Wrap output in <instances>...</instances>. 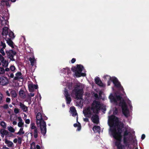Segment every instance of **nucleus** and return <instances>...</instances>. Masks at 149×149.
<instances>
[{"label": "nucleus", "mask_w": 149, "mask_h": 149, "mask_svg": "<svg viewBox=\"0 0 149 149\" xmlns=\"http://www.w3.org/2000/svg\"><path fill=\"white\" fill-rule=\"evenodd\" d=\"M108 123L109 125L111 127L110 131L113 137L116 140L115 144L117 149H125V146L121 144L122 129L124 127V124L119 121L118 118L113 115L109 116Z\"/></svg>", "instance_id": "obj_1"}, {"label": "nucleus", "mask_w": 149, "mask_h": 149, "mask_svg": "<svg viewBox=\"0 0 149 149\" xmlns=\"http://www.w3.org/2000/svg\"><path fill=\"white\" fill-rule=\"evenodd\" d=\"M109 98L112 102L117 103V101H120L118 103V105L121 107L123 114L126 117H128L129 110L127 108L126 102L124 100L121 101L122 97L120 95H116V97L113 96L112 94L109 96Z\"/></svg>", "instance_id": "obj_2"}, {"label": "nucleus", "mask_w": 149, "mask_h": 149, "mask_svg": "<svg viewBox=\"0 0 149 149\" xmlns=\"http://www.w3.org/2000/svg\"><path fill=\"white\" fill-rule=\"evenodd\" d=\"M36 123L39 125L40 127L41 132L42 134L45 136L46 133V124L45 122L43 119L41 113L38 112L36 116Z\"/></svg>", "instance_id": "obj_3"}, {"label": "nucleus", "mask_w": 149, "mask_h": 149, "mask_svg": "<svg viewBox=\"0 0 149 149\" xmlns=\"http://www.w3.org/2000/svg\"><path fill=\"white\" fill-rule=\"evenodd\" d=\"M72 93L74 94L76 98L77 99H82L84 93L83 90L82 88H80V85H75L74 86V88L72 91Z\"/></svg>", "instance_id": "obj_4"}, {"label": "nucleus", "mask_w": 149, "mask_h": 149, "mask_svg": "<svg viewBox=\"0 0 149 149\" xmlns=\"http://www.w3.org/2000/svg\"><path fill=\"white\" fill-rule=\"evenodd\" d=\"M101 107L100 102L95 100L92 103L91 108L94 113L98 114L101 109Z\"/></svg>", "instance_id": "obj_5"}, {"label": "nucleus", "mask_w": 149, "mask_h": 149, "mask_svg": "<svg viewBox=\"0 0 149 149\" xmlns=\"http://www.w3.org/2000/svg\"><path fill=\"white\" fill-rule=\"evenodd\" d=\"M130 133V132L126 129H125L123 133V141L124 144L125 146H129V145L128 141H129L130 138L127 136L129 135Z\"/></svg>", "instance_id": "obj_6"}, {"label": "nucleus", "mask_w": 149, "mask_h": 149, "mask_svg": "<svg viewBox=\"0 0 149 149\" xmlns=\"http://www.w3.org/2000/svg\"><path fill=\"white\" fill-rule=\"evenodd\" d=\"M83 68V66L81 65L77 64V71L75 72V74L76 77H80L81 76H84L86 75L85 73H81Z\"/></svg>", "instance_id": "obj_7"}, {"label": "nucleus", "mask_w": 149, "mask_h": 149, "mask_svg": "<svg viewBox=\"0 0 149 149\" xmlns=\"http://www.w3.org/2000/svg\"><path fill=\"white\" fill-rule=\"evenodd\" d=\"M113 80V83L115 86L117 88H118L119 90L123 93H124L125 92L123 87L121 85L119 81L116 78H114Z\"/></svg>", "instance_id": "obj_8"}, {"label": "nucleus", "mask_w": 149, "mask_h": 149, "mask_svg": "<svg viewBox=\"0 0 149 149\" xmlns=\"http://www.w3.org/2000/svg\"><path fill=\"white\" fill-rule=\"evenodd\" d=\"M31 129L33 130V134L34 137L35 139L37 138L38 136L39 132L37 127L35 126V123H32L31 124Z\"/></svg>", "instance_id": "obj_9"}, {"label": "nucleus", "mask_w": 149, "mask_h": 149, "mask_svg": "<svg viewBox=\"0 0 149 149\" xmlns=\"http://www.w3.org/2000/svg\"><path fill=\"white\" fill-rule=\"evenodd\" d=\"M8 57L10 58V60L12 61L15 60L14 58V56L15 55L16 53L15 51H13L12 50H9L8 51L6 52Z\"/></svg>", "instance_id": "obj_10"}, {"label": "nucleus", "mask_w": 149, "mask_h": 149, "mask_svg": "<svg viewBox=\"0 0 149 149\" xmlns=\"http://www.w3.org/2000/svg\"><path fill=\"white\" fill-rule=\"evenodd\" d=\"M91 108L88 107L83 110V113L86 117L90 118L92 115V113L91 111Z\"/></svg>", "instance_id": "obj_11"}, {"label": "nucleus", "mask_w": 149, "mask_h": 149, "mask_svg": "<svg viewBox=\"0 0 149 149\" xmlns=\"http://www.w3.org/2000/svg\"><path fill=\"white\" fill-rule=\"evenodd\" d=\"M64 94L65 97L66 103L67 104H70L71 102V99L70 95L69 94L68 90L66 88H65Z\"/></svg>", "instance_id": "obj_12"}, {"label": "nucleus", "mask_w": 149, "mask_h": 149, "mask_svg": "<svg viewBox=\"0 0 149 149\" xmlns=\"http://www.w3.org/2000/svg\"><path fill=\"white\" fill-rule=\"evenodd\" d=\"M1 134V136L3 137L4 135H5L6 137H11L13 134L10 132H9L7 130L4 129H1L0 130Z\"/></svg>", "instance_id": "obj_13"}, {"label": "nucleus", "mask_w": 149, "mask_h": 149, "mask_svg": "<svg viewBox=\"0 0 149 149\" xmlns=\"http://www.w3.org/2000/svg\"><path fill=\"white\" fill-rule=\"evenodd\" d=\"M26 90L25 88L23 86L22 87L19 91V96L21 97L24 99L26 97Z\"/></svg>", "instance_id": "obj_14"}, {"label": "nucleus", "mask_w": 149, "mask_h": 149, "mask_svg": "<svg viewBox=\"0 0 149 149\" xmlns=\"http://www.w3.org/2000/svg\"><path fill=\"white\" fill-rule=\"evenodd\" d=\"M8 83V80L6 77H0V84L4 86Z\"/></svg>", "instance_id": "obj_15"}, {"label": "nucleus", "mask_w": 149, "mask_h": 149, "mask_svg": "<svg viewBox=\"0 0 149 149\" xmlns=\"http://www.w3.org/2000/svg\"><path fill=\"white\" fill-rule=\"evenodd\" d=\"M28 88L29 91L32 92L34 91V89H37L38 87L37 84H34L32 83L29 84Z\"/></svg>", "instance_id": "obj_16"}, {"label": "nucleus", "mask_w": 149, "mask_h": 149, "mask_svg": "<svg viewBox=\"0 0 149 149\" xmlns=\"http://www.w3.org/2000/svg\"><path fill=\"white\" fill-rule=\"evenodd\" d=\"M92 121L94 123L98 124L99 122V118L97 114H95L92 116L91 118Z\"/></svg>", "instance_id": "obj_17"}, {"label": "nucleus", "mask_w": 149, "mask_h": 149, "mask_svg": "<svg viewBox=\"0 0 149 149\" xmlns=\"http://www.w3.org/2000/svg\"><path fill=\"white\" fill-rule=\"evenodd\" d=\"M95 83L98 86L101 87H104V85L99 77H97L95 79Z\"/></svg>", "instance_id": "obj_18"}, {"label": "nucleus", "mask_w": 149, "mask_h": 149, "mask_svg": "<svg viewBox=\"0 0 149 149\" xmlns=\"http://www.w3.org/2000/svg\"><path fill=\"white\" fill-rule=\"evenodd\" d=\"M70 110L71 111L72 116H74L76 115H77V113L76 110L75 108L74 107H71L70 108Z\"/></svg>", "instance_id": "obj_19"}, {"label": "nucleus", "mask_w": 149, "mask_h": 149, "mask_svg": "<svg viewBox=\"0 0 149 149\" xmlns=\"http://www.w3.org/2000/svg\"><path fill=\"white\" fill-rule=\"evenodd\" d=\"M19 106L23 111L26 112L28 111V107L22 103L19 102Z\"/></svg>", "instance_id": "obj_20"}, {"label": "nucleus", "mask_w": 149, "mask_h": 149, "mask_svg": "<svg viewBox=\"0 0 149 149\" xmlns=\"http://www.w3.org/2000/svg\"><path fill=\"white\" fill-rule=\"evenodd\" d=\"M23 77L21 73L19 72V87L22 85L23 81Z\"/></svg>", "instance_id": "obj_21"}, {"label": "nucleus", "mask_w": 149, "mask_h": 149, "mask_svg": "<svg viewBox=\"0 0 149 149\" xmlns=\"http://www.w3.org/2000/svg\"><path fill=\"white\" fill-rule=\"evenodd\" d=\"M29 60L30 61L31 65L33 66L36 63V60L35 58L33 56V57H30L29 58Z\"/></svg>", "instance_id": "obj_22"}, {"label": "nucleus", "mask_w": 149, "mask_h": 149, "mask_svg": "<svg viewBox=\"0 0 149 149\" xmlns=\"http://www.w3.org/2000/svg\"><path fill=\"white\" fill-rule=\"evenodd\" d=\"M6 40L8 45L12 48H13L14 47L13 43L11 39L9 38H7V39H6Z\"/></svg>", "instance_id": "obj_23"}, {"label": "nucleus", "mask_w": 149, "mask_h": 149, "mask_svg": "<svg viewBox=\"0 0 149 149\" xmlns=\"http://www.w3.org/2000/svg\"><path fill=\"white\" fill-rule=\"evenodd\" d=\"M93 130L95 132H99L100 130V127L98 126H95L93 127Z\"/></svg>", "instance_id": "obj_24"}, {"label": "nucleus", "mask_w": 149, "mask_h": 149, "mask_svg": "<svg viewBox=\"0 0 149 149\" xmlns=\"http://www.w3.org/2000/svg\"><path fill=\"white\" fill-rule=\"evenodd\" d=\"M8 28L6 27H5L3 28V31L2 33L3 36H6L7 34L8 33Z\"/></svg>", "instance_id": "obj_25"}, {"label": "nucleus", "mask_w": 149, "mask_h": 149, "mask_svg": "<svg viewBox=\"0 0 149 149\" xmlns=\"http://www.w3.org/2000/svg\"><path fill=\"white\" fill-rule=\"evenodd\" d=\"M116 78L115 77H111L109 75H106L104 76V79H108L109 80H111V81L113 82V80L114 79L113 78Z\"/></svg>", "instance_id": "obj_26"}, {"label": "nucleus", "mask_w": 149, "mask_h": 149, "mask_svg": "<svg viewBox=\"0 0 149 149\" xmlns=\"http://www.w3.org/2000/svg\"><path fill=\"white\" fill-rule=\"evenodd\" d=\"M24 123L20 117H19V127H24Z\"/></svg>", "instance_id": "obj_27"}, {"label": "nucleus", "mask_w": 149, "mask_h": 149, "mask_svg": "<svg viewBox=\"0 0 149 149\" xmlns=\"http://www.w3.org/2000/svg\"><path fill=\"white\" fill-rule=\"evenodd\" d=\"M1 62L2 63V65L3 67H7L8 64V61L4 59Z\"/></svg>", "instance_id": "obj_28"}, {"label": "nucleus", "mask_w": 149, "mask_h": 149, "mask_svg": "<svg viewBox=\"0 0 149 149\" xmlns=\"http://www.w3.org/2000/svg\"><path fill=\"white\" fill-rule=\"evenodd\" d=\"M5 143L8 144V146L9 147H11L13 144L12 142L6 139L5 140Z\"/></svg>", "instance_id": "obj_29"}, {"label": "nucleus", "mask_w": 149, "mask_h": 149, "mask_svg": "<svg viewBox=\"0 0 149 149\" xmlns=\"http://www.w3.org/2000/svg\"><path fill=\"white\" fill-rule=\"evenodd\" d=\"M16 77H15L13 81V82L15 83L16 82V81L19 78V72H17L16 74Z\"/></svg>", "instance_id": "obj_30"}, {"label": "nucleus", "mask_w": 149, "mask_h": 149, "mask_svg": "<svg viewBox=\"0 0 149 149\" xmlns=\"http://www.w3.org/2000/svg\"><path fill=\"white\" fill-rule=\"evenodd\" d=\"M4 3H5V4L7 6H10V5L9 4V3L8 2H7V1H5L4 0H2L1 1V3L2 5H4L5 4Z\"/></svg>", "instance_id": "obj_31"}, {"label": "nucleus", "mask_w": 149, "mask_h": 149, "mask_svg": "<svg viewBox=\"0 0 149 149\" xmlns=\"http://www.w3.org/2000/svg\"><path fill=\"white\" fill-rule=\"evenodd\" d=\"M8 129L11 132H14L15 131V129L11 126H10L8 127Z\"/></svg>", "instance_id": "obj_32"}, {"label": "nucleus", "mask_w": 149, "mask_h": 149, "mask_svg": "<svg viewBox=\"0 0 149 149\" xmlns=\"http://www.w3.org/2000/svg\"><path fill=\"white\" fill-rule=\"evenodd\" d=\"M31 149H36L35 143L33 142L31 144Z\"/></svg>", "instance_id": "obj_33"}, {"label": "nucleus", "mask_w": 149, "mask_h": 149, "mask_svg": "<svg viewBox=\"0 0 149 149\" xmlns=\"http://www.w3.org/2000/svg\"><path fill=\"white\" fill-rule=\"evenodd\" d=\"M24 133V131L23 130V128L21 127L19 130V136L23 135Z\"/></svg>", "instance_id": "obj_34"}, {"label": "nucleus", "mask_w": 149, "mask_h": 149, "mask_svg": "<svg viewBox=\"0 0 149 149\" xmlns=\"http://www.w3.org/2000/svg\"><path fill=\"white\" fill-rule=\"evenodd\" d=\"M11 95L13 97H15L17 96V94L14 91H12L11 92Z\"/></svg>", "instance_id": "obj_35"}, {"label": "nucleus", "mask_w": 149, "mask_h": 149, "mask_svg": "<svg viewBox=\"0 0 149 149\" xmlns=\"http://www.w3.org/2000/svg\"><path fill=\"white\" fill-rule=\"evenodd\" d=\"M8 35L10 37H14L15 36H14V34L12 31L9 32Z\"/></svg>", "instance_id": "obj_36"}, {"label": "nucleus", "mask_w": 149, "mask_h": 149, "mask_svg": "<svg viewBox=\"0 0 149 149\" xmlns=\"http://www.w3.org/2000/svg\"><path fill=\"white\" fill-rule=\"evenodd\" d=\"M5 72V70L2 68H0V74H3Z\"/></svg>", "instance_id": "obj_37"}, {"label": "nucleus", "mask_w": 149, "mask_h": 149, "mask_svg": "<svg viewBox=\"0 0 149 149\" xmlns=\"http://www.w3.org/2000/svg\"><path fill=\"white\" fill-rule=\"evenodd\" d=\"M63 69L66 70H67V72L68 74L70 73H71V71L70 68H68V67H66L65 68H63Z\"/></svg>", "instance_id": "obj_38"}, {"label": "nucleus", "mask_w": 149, "mask_h": 149, "mask_svg": "<svg viewBox=\"0 0 149 149\" xmlns=\"http://www.w3.org/2000/svg\"><path fill=\"white\" fill-rule=\"evenodd\" d=\"M1 125L4 128L6 127V124L3 121H2L1 123Z\"/></svg>", "instance_id": "obj_39"}, {"label": "nucleus", "mask_w": 149, "mask_h": 149, "mask_svg": "<svg viewBox=\"0 0 149 149\" xmlns=\"http://www.w3.org/2000/svg\"><path fill=\"white\" fill-rule=\"evenodd\" d=\"M77 127H77V130L78 131H80L81 129V124H80V123H78V125Z\"/></svg>", "instance_id": "obj_40"}, {"label": "nucleus", "mask_w": 149, "mask_h": 149, "mask_svg": "<svg viewBox=\"0 0 149 149\" xmlns=\"http://www.w3.org/2000/svg\"><path fill=\"white\" fill-rule=\"evenodd\" d=\"M118 113V109L117 108H115V110L113 111V114L114 115H116Z\"/></svg>", "instance_id": "obj_41"}, {"label": "nucleus", "mask_w": 149, "mask_h": 149, "mask_svg": "<svg viewBox=\"0 0 149 149\" xmlns=\"http://www.w3.org/2000/svg\"><path fill=\"white\" fill-rule=\"evenodd\" d=\"M0 52L2 54L3 56H4L5 55V53L4 52L3 49V48L1 49L0 50Z\"/></svg>", "instance_id": "obj_42"}, {"label": "nucleus", "mask_w": 149, "mask_h": 149, "mask_svg": "<svg viewBox=\"0 0 149 149\" xmlns=\"http://www.w3.org/2000/svg\"><path fill=\"white\" fill-rule=\"evenodd\" d=\"M71 70L73 72H76V71H77L76 67H72L71 68Z\"/></svg>", "instance_id": "obj_43"}, {"label": "nucleus", "mask_w": 149, "mask_h": 149, "mask_svg": "<svg viewBox=\"0 0 149 149\" xmlns=\"http://www.w3.org/2000/svg\"><path fill=\"white\" fill-rule=\"evenodd\" d=\"M15 67L14 66H11L10 67V69L12 71H13L15 70Z\"/></svg>", "instance_id": "obj_44"}, {"label": "nucleus", "mask_w": 149, "mask_h": 149, "mask_svg": "<svg viewBox=\"0 0 149 149\" xmlns=\"http://www.w3.org/2000/svg\"><path fill=\"white\" fill-rule=\"evenodd\" d=\"M83 120L85 122H89V119L87 118H83Z\"/></svg>", "instance_id": "obj_45"}, {"label": "nucleus", "mask_w": 149, "mask_h": 149, "mask_svg": "<svg viewBox=\"0 0 149 149\" xmlns=\"http://www.w3.org/2000/svg\"><path fill=\"white\" fill-rule=\"evenodd\" d=\"M1 45L3 46L2 48H3V49L4 48L6 47L5 44L3 43L2 42H1Z\"/></svg>", "instance_id": "obj_46"}, {"label": "nucleus", "mask_w": 149, "mask_h": 149, "mask_svg": "<svg viewBox=\"0 0 149 149\" xmlns=\"http://www.w3.org/2000/svg\"><path fill=\"white\" fill-rule=\"evenodd\" d=\"M4 59L3 57L1 54H0V61H3Z\"/></svg>", "instance_id": "obj_47"}, {"label": "nucleus", "mask_w": 149, "mask_h": 149, "mask_svg": "<svg viewBox=\"0 0 149 149\" xmlns=\"http://www.w3.org/2000/svg\"><path fill=\"white\" fill-rule=\"evenodd\" d=\"M3 107L5 109H7L8 108V105L7 104H5L3 106Z\"/></svg>", "instance_id": "obj_48"}, {"label": "nucleus", "mask_w": 149, "mask_h": 149, "mask_svg": "<svg viewBox=\"0 0 149 149\" xmlns=\"http://www.w3.org/2000/svg\"><path fill=\"white\" fill-rule=\"evenodd\" d=\"M25 122L27 124H29L30 122V120L29 119H27L26 120Z\"/></svg>", "instance_id": "obj_49"}, {"label": "nucleus", "mask_w": 149, "mask_h": 149, "mask_svg": "<svg viewBox=\"0 0 149 149\" xmlns=\"http://www.w3.org/2000/svg\"><path fill=\"white\" fill-rule=\"evenodd\" d=\"M76 61V59L75 58H72L71 60V62L72 63H74Z\"/></svg>", "instance_id": "obj_50"}, {"label": "nucleus", "mask_w": 149, "mask_h": 149, "mask_svg": "<svg viewBox=\"0 0 149 149\" xmlns=\"http://www.w3.org/2000/svg\"><path fill=\"white\" fill-rule=\"evenodd\" d=\"M25 48V50H26V52H29V53H30H30H30V54H31V55H33V53H32V52H31V50H29V51H27V50H26V49H29V47H27V48H26V47H25V48Z\"/></svg>", "instance_id": "obj_51"}, {"label": "nucleus", "mask_w": 149, "mask_h": 149, "mask_svg": "<svg viewBox=\"0 0 149 149\" xmlns=\"http://www.w3.org/2000/svg\"><path fill=\"white\" fill-rule=\"evenodd\" d=\"M19 110L18 109L15 108L14 109V112L16 113H18Z\"/></svg>", "instance_id": "obj_52"}, {"label": "nucleus", "mask_w": 149, "mask_h": 149, "mask_svg": "<svg viewBox=\"0 0 149 149\" xmlns=\"http://www.w3.org/2000/svg\"><path fill=\"white\" fill-rule=\"evenodd\" d=\"M2 95L0 93V103L2 102Z\"/></svg>", "instance_id": "obj_53"}, {"label": "nucleus", "mask_w": 149, "mask_h": 149, "mask_svg": "<svg viewBox=\"0 0 149 149\" xmlns=\"http://www.w3.org/2000/svg\"><path fill=\"white\" fill-rule=\"evenodd\" d=\"M36 149H40V146L37 145L36 147Z\"/></svg>", "instance_id": "obj_54"}, {"label": "nucleus", "mask_w": 149, "mask_h": 149, "mask_svg": "<svg viewBox=\"0 0 149 149\" xmlns=\"http://www.w3.org/2000/svg\"><path fill=\"white\" fill-rule=\"evenodd\" d=\"M145 135L144 134H143L141 136V139L142 140H143V139H145Z\"/></svg>", "instance_id": "obj_55"}, {"label": "nucleus", "mask_w": 149, "mask_h": 149, "mask_svg": "<svg viewBox=\"0 0 149 149\" xmlns=\"http://www.w3.org/2000/svg\"><path fill=\"white\" fill-rule=\"evenodd\" d=\"M94 96L96 98H98V95L97 94V93H95L94 95Z\"/></svg>", "instance_id": "obj_56"}, {"label": "nucleus", "mask_w": 149, "mask_h": 149, "mask_svg": "<svg viewBox=\"0 0 149 149\" xmlns=\"http://www.w3.org/2000/svg\"><path fill=\"white\" fill-rule=\"evenodd\" d=\"M43 119L44 120H47L48 118L45 116H43Z\"/></svg>", "instance_id": "obj_57"}, {"label": "nucleus", "mask_w": 149, "mask_h": 149, "mask_svg": "<svg viewBox=\"0 0 149 149\" xmlns=\"http://www.w3.org/2000/svg\"><path fill=\"white\" fill-rule=\"evenodd\" d=\"M34 95V93H30L29 96L30 97H33Z\"/></svg>", "instance_id": "obj_58"}, {"label": "nucleus", "mask_w": 149, "mask_h": 149, "mask_svg": "<svg viewBox=\"0 0 149 149\" xmlns=\"http://www.w3.org/2000/svg\"><path fill=\"white\" fill-rule=\"evenodd\" d=\"M10 99L9 98H7L6 99V101L7 102H10Z\"/></svg>", "instance_id": "obj_59"}, {"label": "nucleus", "mask_w": 149, "mask_h": 149, "mask_svg": "<svg viewBox=\"0 0 149 149\" xmlns=\"http://www.w3.org/2000/svg\"><path fill=\"white\" fill-rule=\"evenodd\" d=\"M111 80H109V81L107 82V84L108 86H109L111 84Z\"/></svg>", "instance_id": "obj_60"}, {"label": "nucleus", "mask_w": 149, "mask_h": 149, "mask_svg": "<svg viewBox=\"0 0 149 149\" xmlns=\"http://www.w3.org/2000/svg\"><path fill=\"white\" fill-rule=\"evenodd\" d=\"M63 70H62V73H63L64 74H65L66 73V71L65 70H64V69H63Z\"/></svg>", "instance_id": "obj_61"}, {"label": "nucleus", "mask_w": 149, "mask_h": 149, "mask_svg": "<svg viewBox=\"0 0 149 149\" xmlns=\"http://www.w3.org/2000/svg\"><path fill=\"white\" fill-rule=\"evenodd\" d=\"M78 125V124H77V123H75L74 124V127H77Z\"/></svg>", "instance_id": "obj_62"}, {"label": "nucleus", "mask_w": 149, "mask_h": 149, "mask_svg": "<svg viewBox=\"0 0 149 149\" xmlns=\"http://www.w3.org/2000/svg\"><path fill=\"white\" fill-rule=\"evenodd\" d=\"M17 141V139H15L14 140V142L15 143H16Z\"/></svg>", "instance_id": "obj_63"}, {"label": "nucleus", "mask_w": 149, "mask_h": 149, "mask_svg": "<svg viewBox=\"0 0 149 149\" xmlns=\"http://www.w3.org/2000/svg\"><path fill=\"white\" fill-rule=\"evenodd\" d=\"M10 77L11 78H13L14 77V75L13 74H10Z\"/></svg>", "instance_id": "obj_64"}]
</instances>
